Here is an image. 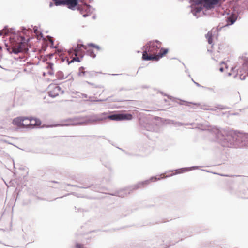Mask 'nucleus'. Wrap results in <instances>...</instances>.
<instances>
[{
	"instance_id": "35",
	"label": "nucleus",
	"mask_w": 248,
	"mask_h": 248,
	"mask_svg": "<svg viewBox=\"0 0 248 248\" xmlns=\"http://www.w3.org/2000/svg\"><path fill=\"white\" fill-rule=\"evenodd\" d=\"M169 236L170 238V239H172L173 238L175 237V236H177V234L176 233H171L169 234Z\"/></svg>"
},
{
	"instance_id": "7",
	"label": "nucleus",
	"mask_w": 248,
	"mask_h": 248,
	"mask_svg": "<svg viewBox=\"0 0 248 248\" xmlns=\"http://www.w3.org/2000/svg\"><path fill=\"white\" fill-rule=\"evenodd\" d=\"M76 8L78 11H79L81 14L84 12H86V14H83L84 17H86L90 15L95 10L94 8H93L90 5L83 2L82 4H78Z\"/></svg>"
},
{
	"instance_id": "51",
	"label": "nucleus",
	"mask_w": 248,
	"mask_h": 248,
	"mask_svg": "<svg viewBox=\"0 0 248 248\" xmlns=\"http://www.w3.org/2000/svg\"><path fill=\"white\" fill-rule=\"evenodd\" d=\"M161 242H166L167 243V240H166V239H165V240H162V241H161Z\"/></svg>"
},
{
	"instance_id": "52",
	"label": "nucleus",
	"mask_w": 248,
	"mask_h": 248,
	"mask_svg": "<svg viewBox=\"0 0 248 248\" xmlns=\"http://www.w3.org/2000/svg\"><path fill=\"white\" fill-rule=\"evenodd\" d=\"M185 72L186 73H188V70L186 68Z\"/></svg>"
},
{
	"instance_id": "18",
	"label": "nucleus",
	"mask_w": 248,
	"mask_h": 248,
	"mask_svg": "<svg viewBox=\"0 0 248 248\" xmlns=\"http://www.w3.org/2000/svg\"><path fill=\"white\" fill-rule=\"evenodd\" d=\"M198 168V166H192L190 167H186V168H182L179 170H176L175 171H176V174H180L183 173L186 171H190L192 170L196 169Z\"/></svg>"
},
{
	"instance_id": "36",
	"label": "nucleus",
	"mask_w": 248,
	"mask_h": 248,
	"mask_svg": "<svg viewBox=\"0 0 248 248\" xmlns=\"http://www.w3.org/2000/svg\"><path fill=\"white\" fill-rule=\"evenodd\" d=\"M95 190L99 192H104V189L102 188H96Z\"/></svg>"
},
{
	"instance_id": "23",
	"label": "nucleus",
	"mask_w": 248,
	"mask_h": 248,
	"mask_svg": "<svg viewBox=\"0 0 248 248\" xmlns=\"http://www.w3.org/2000/svg\"><path fill=\"white\" fill-rule=\"evenodd\" d=\"M179 241V240L178 239H176V240H174V241L173 240H171V243L167 245V244H166L165 245H164V244H163L162 245L160 244V242H159L158 243V244H156V245L157 246H159L158 248H165L166 247H169L170 245H171V244L172 245H173L175 243H177L178 242V241Z\"/></svg>"
},
{
	"instance_id": "30",
	"label": "nucleus",
	"mask_w": 248,
	"mask_h": 248,
	"mask_svg": "<svg viewBox=\"0 0 248 248\" xmlns=\"http://www.w3.org/2000/svg\"><path fill=\"white\" fill-rule=\"evenodd\" d=\"M216 108H217V109H221V110H223V109H225L228 108L226 107V106H224L223 105H217L216 107Z\"/></svg>"
},
{
	"instance_id": "49",
	"label": "nucleus",
	"mask_w": 248,
	"mask_h": 248,
	"mask_svg": "<svg viewBox=\"0 0 248 248\" xmlns=\"http://www.w3.org/2000/svg\"><path fill=\"white\" fill-rule=\"evenodd\" d=\"M103 101V100H100V99L94 100V101Z\"/></svg>"
},
{
	"instance_id": "28",
	"label": "nucleus",
	"mask_w": 248,
	"mask_h": 248,
	"mask_svg": "<svg viewBox=\"0 0 248 248\" xmlns=\"http://www.w3.org/2000/svg\"><path fill=\"white\" fill-rule=\"evenodd\" d=\"M75 94L77 95L78 96H79L80 98H88V95L86 94L80 93L78 92H76L75 93Z\"/></svg>"
},
{
	"instance_id": "6",
	"label": "nucleus",
	"mask_w": 248,
	"mask_h": 248,
	"mask_svg": "<svg viewBox=\"0 0 248 248\" xmlns=\"http://www.w3.org/2000/svg\"><path fill=\"white\" fill-rule=\"evenodd\" d=\"M202 0H190V2L192 4L191 5V12L197 18L201 16L202 11V7L200 6Z\"/></svg>"
},
{
	"instance_id": "47",
	"label": "nucleus",
	"mask_w": 248,
	"mask_h": 248,
	"mask_svg": "<svg viewBox=\"0 0 248 248\" xmlns=\"http://www.w3.org/2000/svg\"><path fill=\"white\" fill-rule=\"evenodd\" d=\"M90 186H85V187H81L82 188H87L88 187H90Z\"/></svg>"
},
{
	"instance_id": "50",
	"label": "nucleus",
	"mask_w": 248,
	"mask_h": 248,
	"mask_svg": "<svg viewBox=\"0 0 248 248\" xmlns=\"http://www.w3.org/2000/svg\"><path fill=\"white\" fill-rule=\"evenodd\" d=\"M53 3L52 2H50V4H49V6L50 7H52L53 6Z\"/></svg>"
},
{
	"instance_id": "31",
	"label": "nucleus",
	"mask_w": 248,
	"mask_h": 248,
	"mask_svg": "<svg viewBox=\"0 0 248 248\" xmlns=\"http://www.w3.org/2000/svg\"><path fill=\"white\" fill-rule=\"evenodd\" d=\"M88 52L89 53L90 56L92 57L93 58L96 57V55L94 53L93 50L92 49H89Z\"/></svg>"
},
{
	"instance_id": "15",
	"label": "nucleus",
	"mask_w": 248,
	"mask_h": 248,
	"mask_svg": "<svg viewBox=\"0 0 248 248\" xmlns=\"http://www.w3.org/2000/svg\"><path fill=\"white\" fill-rule=\"evenodd\" d=\"M5 46L6 47V49L8 52L10 53H14L15 54H17L19 53L22 51V45H19L16 48H12L8 46V44L5 43Z\"/></svg>"
},
{
	"instance_id": "53",
	"label": "nucleus",
	"mask_w": 248,
	"mask_h": 248,
	"mask_svg": "<svg viewBox=\"0 0 248 248\" xmlns=\"http://www.w3.org/2000/svg\"><path fill=\"white\" fill-rule=\"evenodd\" d=\"M168 97L170 98V99H171L173 97L170 96H168Z\"/></svg>"
},
{
	"instance_id": "45",
	"label": "nucleus",
	"mask_w": 248,
	"mask_h": 248,
	"mask_svg": "<svg viewBox=\"0 0 248 248\" xmlns=\"http://www.w3.org/2000/svg\"><path fill=\"white\" fill-rule=\"evenodd\" d=\"M24 124H29V125H30V124H31V123H29V122L28 121H24Z\"/></svg>"
},
{
	"instance_id": "33",
	"label": "nucleus",
	"mask_w": 248,
	"mask_h": 248,
	"mask_svg": "<svg viewBox=\"0 0 248 248\" xmlns=\"http://www.w3.org/2000/svg\"><path fill=\"white\" fill-rule=\"evenodd\" d=\"M104 165L106 167L108 168L110 170H112V167L111 166L109 162H107V163L104 164Z\"/></svg>"
},
{
	"instance_id": "2",
	"label": "nucleus",
	"mask_w": 248,
	"mask_h": 248,
	"mask_svg": "<svg viewBox=\"0 0 248 248\" xmlns=\"http://www.w3.org/2000/svg\"><path fill=\"white\" fill-rule=\"evenodd\" d=\"M133 118L132 114L129 113H117L112 115H108L106 113L91 116L87 118L85 122H79L76 124H81L83 123H95L101 122L109 119L114 121L130 120Z\"/></svg>"
},
{
	"instance_id": "59",
	"label": "nucleus",
	"mask_w": 248,
	"mask_h": 248,
	"mask_svg": "<svg viewBox=\"0 0 248 248\" xmlns=\"http://www.w3.org/2000/svg\"><path fill=\"white\" fill-rule=\"evenodd\" d=\"M191 80H192V81L193 82H194V81H195L193 80V79L192 78H191Z\"/></svg>"
},
{
	"instance_id": "21",
	"label": "nucleus",
	"mask_w": 248,
	"mask_h": 248,
	"mask_svg": "<svg viewBox=\"0 0 248 248\" xmlns=\"http://www.w3.org/2000/svg\"><path fill=\"white\" fill-rule=\"evenodd\" d=\"M12 28L9 29L7 26H5L3 30L0 31V36L8 35V33L12 32Z\"/></svg>"
},
{
	"instance_id": "20",
	"label": "nucleus",
	"mask_w": 248,
	"mask_h": 248,
	"mask_svg": "<svg viewBox=\"0 0 248 248\" xmlns=\"http://www.w3.org/2000/svg\"><path fill=\"white\" fill-rule=\"evenodd\" d=\"M70 75V73H69L67 76H65L63 72L61 71H58L56 73V77L57 78V79L59 80H62V79H65Z\"/></svg>"
},
{
	"instance_id": "32",
	"label": "nucleus",
	"mask_w": 248,
	"mask_h": 248,
	"mask_svg": "<svg viewBox=\"0 0 248 248\" xmlns=\"http://www.w3.org/2000/svg\"><path fill=\"white\" fill-rule=\"evenodd\" d=\"M47 66L46 67L47 69L49 70H54L53 69V64L51 62L47 63Z\"/></svg>"
},
{
	"instance_id": "63",
	"label": "nucleus",
	"mask_w": 248,
	"mask_h": 248,
	"mask_svg": "<svg viewBox=\"0 0 248 248\" xmlns=\"http://www.w3.org/2000/svg\"><path fill=\"white\" fill-rule=\"evenodd\" d=\"M53 182H54V183H58V182H55V181H54Z\"/></svg>"
},
{
	"instance_id": "58",
	"label": "nucleus",
	"mask_w": 248,
	"mask_h": 248,
	"mask_svg": "<svg viewBox=\"0 0 248 248\" xmlns=\"http://www.w3.org/2000/svg\"><path fill=\"white\" fill-rule=\"evenodd\" d=\"M53 56V54H50V57H52Z\"/></svg>"
},
{
	"instance_id": "46",
	"label": "nucleus",
	"mask_w": 248,
	"mask_h": 248,
	"mask_svg": "<svg viewBox=\"0 0 248 248\" xmlns=\"http://www.w3.org/2000/svg\"><path fill=\"white\" fill-rule=\"evenodd\" d=\"M87 83L88 84H89V85H94V84H93V83H91V82H88V81H87Z\"/></svg>"
},
{
	"instance_id": "17",
	"label": "nucleus",
	"mask_w": 248,
	"mask_h": 248,
	"mask_svg": "<svg viewBox=\"0 0 248 248\" xmlns=\"http://www.w3.org/2000/svg\"><path fill=\"white\" fill-rule=\"evenodd\" d=\"M84 47L83 44L78 43V44L77 47L75 49H70L68 50V52L70 55L74 53L75 56H78V52H79L81 50L82 47Z\"/></svg>"
},
{
	"instance_id": "42",
	"label": "nucleus",
	"mask_w": 248,
	"mask_h": 248,
	"mask_svg": "<svg viewBox=\"0 0 248 248\" xmlns=\"http://www.w3.org/2000/svg\"><path fill=\"white\" fill-rule=\"evenodd\" d=\"M34 32H36L37 31V28L36 26H35L33 28Z\"/></svg>"
},
{
	"instance_id": "22",
	"label": "nucleus",
	"mask_w": 248,
	"mask_h": 248,
	"mask_svg": "<svg viewBox=\"0 0 248 248\" xmlns=\"http://www.w3.org/2000/svg\"><path fill=\"white\" fill-rule=\"evenodd\" d=\"M169 123L172 124L176 126H181L183 125H192V124H184L180 122H177L174 120H169Z\"/></svg>"
},
{
	"instance_id": "26",
	"label": "nucleus",
	"mask_w": 248,
	"mask_h": 248,
	"mask_svg": "<svg viewBox=\"0 0 248 248\" xmlns=\"http://www.w3.org/2000/svg\"><path fill=\"white\" fill-rule=\"evenodd\" d=\"M206 38L207 39L209 44L213 45V35L211 32H208L205 35Z\"/></svg>"
},
{
	"instance_id": "34",
	"label": "nucleus",
	"mask_w": 248,
	"mask_h": 248,
	"mask_svg": "<svg viewBox=\"0 0 248 248\" xmlns=\"http://www.w3.org/2000/svg\"><path fill=\"white\" fill-rule=\"evenodd\" d=\"M201 108L202 109H203L204 110H208L209 109V108L206 105H203V106H201Z\"/></svg>"
},
{
	"instance_id": "61",
	"label": "nucleus",
	"mask_w": 248,
	"mask_h": 248,
	"mask_svg": "<svg viewBox=\"0 0 248 248\" xmlns=\"http://www.w3.org/2000/svg\"><path fill=\"white\" fill-rule=\"evenodd\" d=\"M112 75L115 76V75H118V74H112Z\"/></svg>"
},
{
	"instance_id": "25",
	"label": "nucleus",
	"mask_w": 248,
	"mask_h": 248,
	"mask_svg": "<svg viewBox=\"0 0 248 248\" xmlns=\"http://www.w3.org/2000/svg\"><path fill=\"white\" fill-rule=\"evenodd\" d=\"M178 103L180 105H184L186 106H190L191 104H193V105H196V106L200 105V104H199V103H193L192 102H189L185 101L182 100H180V101L179 102H178Z\"/></svg>"
},
{
	"instance_id": "57",
	"label": "nucleus",
	"mask_w": 248,
	"mask_h": 248,
	"mask_svg": "<svg viewBox=\"0 0 248 248\" xmlns=\"http://www.w3.org/2000/svg\"><path fill=\"white\" fill-rule=\"evenodd\" d=\"M224 62H220V64H224Z\"/></svg>"
},
{
	"instance_id": "39",
	"label": "nucleus",
	"mask_w": 248,
	"mask_h": 248,
	"mask_svg": "<svg viewBox=\"0 0 248 248\" xmlns=\"http://www.w3.org/2000/svg\"><path fill=\"white\" fill-rule=\"evenodd\" d=\"M194 83L197 86V87H203V86H202V85H201L200 84H199L198 83L195 82V81H194Z\"/></svg>"
},
{
	"instance_id": "4",
	"label": "nucleus",
	"mask_w": 248,
	"mask_h": 248,
	"mask_svg": "<svg viewBox=\"0 0 248 248\" xmlns=\"http://www.w3.org/2000/svg\"><path fill=\"white\" fill-rule=\"evenodd\" d=\"M220 1V0H202L200 6L202 7V14L209 15L208 11L214 9Z\"/></svg>"
},
{
	"instance_id": "60",
	"label": "nucleus",
	"mask_w": 248,
	"mask_h": 248,
	"mask_svg": "<svg viewBox=\"0 0 248 248\" xmlns=\"http://www.w3.org/2000/svg\"><path fill=\"white\" fill-rule=\"evenodd\" d=\"M93 19H95V16H93Z\"/></svg>"
},
{
	"instance_id": "8",
	"label": "nucleus",
	"mask_w": 248,
	"mask_h": 248,
	"mask_svg": "<svg viewBox=\"0 0 248 248\" xmlns=\"http://www.w3.org/2000/svg\"><path fill=\"white\" fill-rule=\"evenodd\" d=\"M156 126L154 124H152L149 122H146L145 121H140V129L141 132L144 133V134L146 135V133H144V131L146 130L149 132L155 131L156 129Z\"/></svg>"
},
{
	"instance_id": "3",
	"label": "nucleus",
	"mask_w": 248,
	"mask_h": 248,
	"mask_svg": "<svg viewBox=\"0 0 248 248\" xmlns=\"http://www.w3.org/2000/svg\"><path fill=\"white\" fill-rule=\"evenodd\" d=\"M160 178H157L156 177H152L150 179L146 180L144 181L140 182L135 185L134 186H131L130 189L128 188L122 189L119 191H117L115 192L114 193L111 194L112 195L117 196L120 197H124L125 196L127 195L128 194L130 193V191H131L133 189H137L139 188H140L143 186L144 185H147L149 184L150 182L156 181L157 180H160Z\"/></svg>"
},
{
	"instance_id": "1",
	"label": "nucleus",
	"mask_w": 248,
	"mask_h": 248,
	"mask_svg": "<svg viewBox=\"0 0 248 248\" xmlns=\"http://www.w3.org/2000/svg\"><path fill=\"white\" fill-rule=\"evenodd\" d=\"M216 137L222 146L239 148L243 141L242 135L235 131L217 130Z\"/></svg>"
},
{
	"instance_id": "62",
	"label": "nucleus",
	"mask_w": 248,
	"mask_h": 248,
	"mask_svg": "<svg viewBox=\"0 0 248 248\" xmlns=\"http://www.w3.org/2000/svg\"><path fill=\"white\" fill-rule=\"evenodd\" d=\"M64 60L63 59H62V62H64Z\"/></svg>"
},
{
	"instance_id": "44",
	"label": "nucleus",
	"mask_w": 248,
	"mask_h": 248,
	"mask_svg": "<svg viewBox=\"0 0 248 248\" xmlns=\"http://www.w3.org/2000/svg\"><path fill=\"white\" fill-rule=\"evenodd\" d=\"M21 43H22V41H25V37L23 36L21 37Z\"/></svg>"
},
{
	"instance_id": "64",
	"label": "nucleus",
	"mask_w": 248,
	"mask_h": 248,
	"mask_svg": "<svg viewBox=\"0 0 248 248\" xmlns=\"http://www.w3.org/2000/svg\"><path fill=\"white\" fill-rule=\"evenodd\" d=\"M188 76H189V77H190V74H188Z\"/></svg>"
},
{
	"instance_id": "12",
	"label": "nucleus",
	"mask_w": 248,
	"mask_h": 248,
	"mask_svg": "<svg viewBox=\"0 0 248 248\" xmlns=\"http://www.w3.org/2000/svg\"><path fill=\"white\" fill-rule=\"evenodd\" d=\"M28 120H29V117H17L13 119L12 123L15 125L18 126H23V127H27L29 124H24V122Z\"/></svg>"
},
{
	"instance_id": "5",
	"label": "nucleus",
	"mask_w": 248,
	"mask_h": 248,
	"mask_svg": "<svg viewBox=\"0 0 248 248\" xmlns=\"http://www.w3.org/2000/svg\"><path fill=\"white\" fill-rule=\"evenodd\" d=\"M79 0H53L56 6L66 5L68 8L75 10Z\"/></svg>"
},
{
	"instance_id": "19",
	"label": "nucleus",
	"mask_w": 248,
	"mask_h": 248,
	"mask_svg": "<svg viewBox=\"0 0 248 248\" xmlns=\"http://www.w3.org/2000/svg\"><path fill=\"white\" fill-rule=\"evenodd\" d=\"M28 121L29 123H31V125L35 126H40L41 124V121L37 118L29 117V120Z\"/></svg>"
},
{
	"instance_id": "24",
	"label": "nucleus",
	"mask_w": 248,
	"mask_h": 248,
	"mask_svg": "<svg viewBox=\"0 0 248 248\" xmlns=\"http://www.w3.org/2000/svg\"><path fill=\"white\" fill-rule=\"evenodd\" d=\"M168 52V49L161 48L160 49V52L157 54L159 59L161 58L164 55L166 54Z\"/></svg>"
},
{
	"instance_id": "14",
	"label": "nucleus",
	"mask_w": 248,
	"mask_h": 248,
	"mask_svg": "<svg viewBox=\"0 0 248 248\" xmlns=\"http://www.w3.org/2000/svg\"><path fill=\"white\" fill-rule=\"evenodd\" d=\"M148 51L144 49L142 53V58L144 61H158L159 59V58L158 57L157 54L156 55H154L152 54H148Z\"/></svg>"
},
{
	"instance_id": "40",
	"label": "nucleus",
	"mask_w": 248,
	"mask_h": 248,
	"mask_svg": "<svg viewBox=\"0 0 248 248\" xmlns=\"http://www.w3.org/2000/svg\"><path fill=\"white\" fill-rule=\"evenodd\" d=\"M217 109V108H216V107L215 108H209V109L208 110H211V111H216Z\"/></svg>"
},
{
	"instance_id": "13",
	"label": "nucleus",
	"mask_w": 248,
	"mask_h": 248,
	"mask_svg": "<svg viewBox=\"0 0 248 248\" xmlns=\"http://www.w3.org/2000/svg\"><path fill=\"white\" fill-rule=\"evenodd\" d=\"M50 89L48 91V93L49 96L55 98V97L59 95V94L61 91V88L60 86L53 85L50 86Z\"/></svg>"
},
{
	"instance_id": "38",
	"label": "nucleus",
	"mask_w": 248,
	"mask_h": 248,
	"mask_svg": "<svg viewBox=\"0 0 248 248\" xmlns=\"http://www.w3.org/2000/svg\"><path fill=\"white\" fill-rule=\"evenodd\" d=\"M48 37L50 38L49 42H50L51 43V46L52 47H53V46H52L54 45V41H53V39H52L51 38V37H50V36H48Z\"/></svg>"
},
{
	"instance_id": "37",
	"label": "nucleus",
	"mask_w": 248,
	"mask_h": 248,
	"mask_svg": "<svg viewBox=\"0 0 248 248\" xmlns=\"http://www.w3.org/2000/svg\"><path fill=\"white\" fill-rule=\"evenodd\" d=\"M48 74L49 75H54V70H49V71H48Z\"/></svg>"
},
{
	"instance_id": "54",
	"label": "nucleus",
	"mask_w": 248,
	"mask_h": 248,
	"mask_svg": "<svg viewBox=\"0 0 248 248\" xmlns=\"http://www.w3.org/2000/svg\"><path fill=\"white\" fill-rule=\"evenodd\" d=\"M227 75H228V76H230L231 75V73L229 72V73H228Z\"/></svg>"
},
{
	"instance_id": "10",
	"label": "nucleus",
	"mask_w": 248,
	"mask_h": 248,
	"mask_svg": "<svg viewBox=\"0 0 248 248\" xmlns=\"http://www.w3.org/2000/svg\"><path fill=\"white\" fill-rule=\"evenodd\" d=\"M160 46H158L155 43L154 41H149L145 46H143V48L146 50L149 53H154L158 51Z\"/></svg>"
},
{
	"instance_id": "41",
	"label": "nucleus",
	"mask_w": 248,
	"mask_h": 248,
	"mask_svg": "<svg viewBox=\"0 0 248 248\" xmlns=\"http://www.w3.org/2000/svg\"><path fill=\"white\" fill-rule=\"evenodd\" d=\"M154 41L155 42V43H157V44H161V43L159 41H158V40H155V41Z\"/></svg>"
},
{
	"instance_id": "56",
	"label": "nucleus",
	"mask_w": 248,
	"mask_h": 248,
	"mask_svg": "<svg viewBox=\"0 0 248 248\" xmlns=\"http://www.w3.org/2000/svg\"><path fill=\"white\" fill-rule=\"evenodd\" d=\"M236 67H235L234 68L232 67V70H233L235 68H236Z\"/></svg>"
},
{
	"instance_id": "43",
	"label": "nucleus",
	"mask_w": 248,
	"mask_h": 248,
	"mask_svg": "<svg viewBox=\"0 0 248 248\" xmlns=\"http://www.w3.org/2000/svg\"><path fill=\"white\" fill-rule=\"evenodd\" d=\"M224 70V68L223 67H221L219 68V71L221 72H222Z\"/></svg>"
},
{
	"instance_id": "29",
	"label": "nucleus",
	"mask_w": 248,
	"mask_h": 248,
	"mask_svg": "<svg viewBox=\"0 0 248 248\" xmlns=\"http://www.w3.org/2000/svg\"><path fill=\"white\" fill-rule=\"evenodd\" d=\"M88 46H92L93 47H94V48L97 49L98 50H100V47L99 46L96 45H95V44H94L93 43H89V44H88Z\"/></svg>"
},
{
	"instance_id": "27",
	"label": "nucleus",
	"mask_w": 248,
	"mask_h": 248,
	"mask_svg": "<svg viewBox=\"0 0 248 248\" xmlns=\"http://www.w3.org/2000/svg\"><path fill=\"white\" fill-rule=\"evenodd\" d=\"M80 62V59L79 57H78V56H76L75 57L73 58L70 61L68 59L67 60V62L68 63V64H69L74 62Z\"/></svg>"
},
{
	"instance_id": "11",
	"label": "nucleus",
	"mask_w": 248,
	"mask_h": 248,
	"mask_svg": "<svg viewBox=\"0 0 248 248\" xmlns=\"http://www.w3.org/2000/svg\"><path fill=\"white\" fill-rule=\"evenodd\" d=\"M85 68L83 66L80 67L78 69V76L84 77L86 78H89L95 76L96 72L93 71H85Z\"/></svg>"
},
{
	"instance_id": "55",
	"label": "nucleus",
	"mask_w": 248,
	"mask_h": 248,
	"mask_svg": "<svg viewBox=\"0 0 248 248\" xmlns=\"http://www.w3.org/2000/svg\"><path fill=\"white\" fill-rule=\"evenodd\" d=\"M69 124H62V125H65V126H67V125H69Z\"/></svg>"
},
{
	"instance_id": "9",
	"label": "nucleus",
	"mask_w": 248,
	"mask_h": 248,
	"mask_svg": "<svg viewBox=\"0 0 248 248\" xmlns=\"http://www.w3.org/2000/svg\"><path fill=\"white\" fill-rule=\"evenodd\" d=\"M237 72L240 73V78L245 80L246 76H248V58H245L242 67L237 69Z\"/></svg>"
},
{
	"instance_id": "48",
	"label": "nucleus",
	"mask_w": 248,
	"mask_h": 248,
	"mask_svg": "<svg viewBox=\"0 0 248 248\" xmlns=\"http://www.w3.org/2000/svg\"><path fill=\"white\" fill-rule=\"evenodd\" d=\"M22 31H26V29L25 27H22Z\"/></svg>"
},
{
	"instance_id": "16",
	"label": "nucleus",
	"mask_w": 248,
	"mask_h": 248,
	"mask_svg": "<svg viewBox=\"0 0 248 248\" xmlns=\"http://www.w3.org/2000/svg\"><path fill=\"white\" fill-rule=\"evenodd\" d=\"M237 15L236 14H232L226 18V24L224 26H228L233 24L237 19Z\"/></svg>"
}]
</instances>
